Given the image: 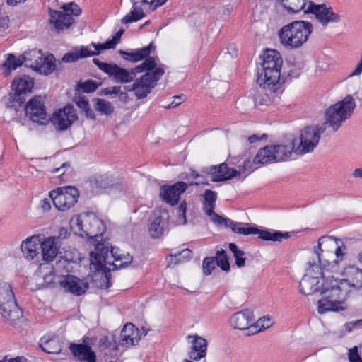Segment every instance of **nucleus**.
Listing matches in <instances>:
<instances>
[{
    "label": "nucleus",
    "instance_id": "nucleus-44",
    "mask_svg": "<svg viewBox=\"0 0 362 362\" xmlns=\"http://www.w3.org/2000/svg\"><path fill=\"white\" fill-rule=\"evenodd\" d=\"M216 262L214 257H206L203 261L202 268L203 272L206 275L211 273L212 270L216 267Z\"/></svg>",
    "mask_w": 362,
    "mask_h": 362
},
{
    "label": "nucleus",
    "instance_id": "nucleus-1",
    "mask_svg": "<svg viewBox=\"0 0 362 362\" xmlns=\"http://www.w3.org/2000/svg\"><path fill=\"white\" fill-rule=\"evenodd\" d=\"M23 64L41 74L47 76L55 69V59L53 54L45 57L41 50L33 49L20 57L8 54L1 67L4 76H8L12 70L16 69Z\"/></svg>",
    "mask_w": 362,
    "mask_h": 362
},
{
    "label": "nucleus",
    "instance_id": "nucleus-49",
    "mask_svg": "<svg viewBox=\"0 0 362 362\" xmlns=\"http://www.w3.org/2000/svg\"><path fill=\"white\" fill-rule=\"evenodd\" d=\"M81 88L84 92L91 93L95 91L98 88V84L96 81L93 80H88L81 85Z\"/></svg>",
    "mask_w": 362,
    "mask_h": 362
},
{
    "label": "nucleus",
    "instance_id": "nucleus-64",
    "mask_svg": "<svg viewBox=\"0 0 362 362\" xmlns=\"http://www.w3.org/2000/svg\"><path fill=\"white\" fill-rule=\"evenodd\" d=\"M84 111L86 112V115L87 117L90 118V119L95 118V114H94L93 111L90 108L89 106L88 107V109L85 110Z\"/></svg>",
    "mask_w": 362,
    "mask_h": 362
},
{
    "label": "nucleus",
    "instance_id": "nucleus-38",
    "mask_svg": "<svg viewBox=\"0 0 362 362\" xmlns=\"http://www.w3.org/2000/svg\"><path fill=\"white\" fill-rule=\"evenodd\" d=\"M98 52H92L87 47L81 46L78 49H75L64 55L62 61L64 62H74L79 59L95 56Z\"/></svg>",
    "mask_w": 362,
    "mask_h": 362
},
{
    "label": "nucleus",
    "instance_id": "nucleus-48",
    "mask_svg": "<svg viewBox=\"0 0 362 362\" xmlns=\"http://www.w3.org/2000/svg\"><path fill=\"white\" fill-rule=\"evenodd\" d=\"M348 358L349 362H362V358L358 354L357 346H354L349 349Z\"/></svg>",
    "mask_w": 362,
    "mask_h": 362
},
{
    "label": "nucleus",
    "instance_id": "nucleus-11",
    "mask_svg": "<svg viewBox=\"0 0 362 362\" xmlns=\"http://www.w3.org/2000/svg\"><path fill=\"white\" fill-rule=\"evenodd\" d=\"M0 314L7 321H15L22 316L10 284L0 281Z\"/></svg>",
    "mask_w": 362,
    "mask_h": 362
},
{
    "label": "nucleus",
    "instance_id": "nucleus-18",
    "mask_svg": "<svg viewBox=\"0 0 362 362\" xmlns=\"http://www.w3.org/2000/svg\"><path fill=\"white\" fill-rule=\"evenodd\" d=\"M248 224L237 223L231 221L229 227L236 233L243 235L258 234L259 238L263 240H272L281 242L283 239L289 237L288 233L275 231L274 230H261L254 227H247Z\"/></svg>",
    "mask_w": 362,
    "mask_h": 362
},
{
    "label": "nucleus",
    "instance_id": "nucleus-9",
    "mask_svg": "<svg viewBox=\"0 0 362 362\" xmlns=\"http://www.w3.org/2000/svg\"><path fill=\"white\" fill-rule=\"evenodd\" d=\"M356 107L354 99L347 95L342 100L331 105L325 111V122L322 125L330 127L334 132L338 130L343 122L353 113Z\"/></svg>",
    "mask_w": 362,
    "mask_h": 362
},
{
    "label": "nucleus",
    "instance_id": "nucleus-63",
    "mask_svg": "<svg viewBox=\"0 0 362 362\" xmlns=\"http://www.w3.org/2000/svg\"><path fill=\"white\" fill-rule=\"evenodd\" d=\"M202 178V175H199L197 171L192 170L191 173L188 174L185 178L189 179V178Z\"/></svg>",
    "mask_w": 362,
    "mask_h": 362
},
{
    "label": "nucleus",
    "instance_id": "nucleus-45",
    "mask_svg": "<svg viewBox=\"0 0 362 362\" xmlns=\"http://www.w3.org/2000/svg\"><path fill=\"white\" fill-rule=\"evenodd\" d=\"M91 45H93L95 49V51L91 50L92 52H98V54H96L95 55H98L101 50L108 49H114V43L112 42H110V40H107L105 43L96 44V43L92 42Z\"/></svg>",
    "mask_w": 362,
    "mask_h": 362
},
{
    "label": "nucleus",
    "instance_id": "nucleus-33",
    "mask_svg": "<svg viewBox=\"0 0 362 362\" xmlns=\"http://www.w3.org/2000/svg\"><path fill=\"white\" fill-rule=\"evenodd\" d=\"M139 331L132 323H127L121 331L119 344L122 346H129L134 345L139 340Z\"/></svg>",
    "mask_w": 362,
    "mask_h": 362
},
{
    "label": "nucleus",
    "instance_id": "nucleus-52",
    "mask_svg": "<svg viewBox=\"0 0 362 362\" xmlns=\"http://www.w3.org/2000/svg\"><path fill=\"white\" fill-rule=\"evenodd\" d=\"M103 92L105 95H112V94L117 95V94L121 93L122 95L127 96V94L125 93L121 92L120 86L107 87L103 90Z\"/></svg>",
    "mask_w": 362,
    "mask_h": 362
},
{
    "label": "nucleus",
    "instance_id": "nucleus-14",
    "mask_svg": "<svg viewBox=\"0 0 362 362\" xmlns=\"http://www.w3.org/2000/svg\"><path fill=\"white\" fill-rule=\"evenodd\" d=\"M33 86V78L27 75L16 77L12 83L14 94L12 96L10 95L8 101L6 104V107L17 111L25 101L24 95L30 93Z\"/></svg>",
    "mask_w": 362,
    "mask_h": 362
},
{
    "label": "nucleus",
    "instance_id": "nucleus-28",
    "mask_svg": "<svg viewBox=\"0 0 362 362\" xmlns=\"http://www.w3.org/2000/svg\"><path fill=\"white\" fill-rule=\"evenodd\" d=\"M41 255L45 262H52L57 257L59 251V243L54 236H49L47 238L42 235Z\"/></svg>",
    "mask_w": 362,
    "mask_h": 362
},
{
    "label": "nucleus",
    "instance_id": "nucleus-51",
    "mask_svg": "<svg viewBox=\"0 0 362 362\" xmlns=\"http://www.w3.org/2000/svg\"><path fill=\"white\" fill-rule=\"evenodd\" d=\"M191 250H184L182 252H179L178 254L175 255L174 256L171 255V257H174L177 260L178 262H182V259H187L189 258L191 256Z\"/></svg>",
    "mask_w": 362,
    "mask_h": 362
},
{
    "label": "nucleus",
    "instance_id": "nucleus-26",
    "mask_svg": "<svg viewBox=\"0 0 362 362\" xmlns=\"http://www.w3.org/2000/svg\"><path fill=\"white\" fill-rule=\"evenodd\" d=\"M253 313L250 310H244L233 314L230 318V324L235 329H248L252 333L253 329L250 328L253 325Z\"/></svg>",
    "mask_w": 362,
    "mask_h": 362
},
{
    "label": "nucleus",
    "instance_id": "nucleus-8",
    "mask_svg": "<svg viewBox=\"0 0 362 362\" xmlns=\"http://www.w3.org/2000/svg\"><path fill=\"white\" fill-rule=\"evenodd\" d=\"M295 150L293 139L285 144L269 145L258 151L253 159V163L265 165L269 163L286 161L295 153Z\"/></svg>",
    "mask_w": 362,
    "mask_h": 362
},
{
    "label": "nucleus",
    "instance_id": "nucleus-10",
    "mask_svg": "<svg viewBox=\"0 0 362 362\" xmlns=\"http://www.w3.org/2000/svg\"><path fill=\"white\" fill-rule=\"evenodd\" d=\"M339 281L333 275L326 276V279L318 277L303 276L299 283V291L301 293L308 296L314 293H325L329 290L340 293Z\"/></svg>",
    "mask_w": 362,
    "mask_h": 362
},
{
    "label": "nucleus",
    "instance_id": "nucleus-7",
    "mask_svg": "<svg viewBox=\"0 0 362 362\" xmlns=\"http://www.w3.org/2000/svg\"><path fill=\"white\" fill-rule=\"evenodd\" d=\"M70 226L76 235L82 238H98L105 231L103 222L91 212L74 216L70 221Z\"/></svg>",
    "mask_w": 362,
    "mask_h": 362
},
{
    "label": "nucleus",
    "instance_id": "nucleus-15",
    "mask_svg": "<svg viewBox=\"0 0 362 362\" xmlns=\"http://www.w3.org/2000/svg\"><path fill=\"white\" fill-rule=\"evenodd\" d=\"M325 131V125L310 126L305 127L300 134V143L295 148V153L305 154L313 152L317 147L321 134Z\"/></svg>",
    "mask_w": 362,
    "mask_h": 362
},
{
    "label": "nucleus",
    "instance_id": "nucleus-2",
    "mask_svg": "<svg viewBox=\"0 0 362 362\" xmlns=\"http://www.w3.org/2000/svg\"><path fill=\"white\" fill-rule=\"evenodd\" d=\"M280 76L281 69L263 67L258 69L257 82L261 90L257 93L256 101L267 105L278 103L283 93Z\"/></svg>",
    "mask_w": 362,
    "mask_h": 362
},
{
    "label": "nucleus",
    "instance_id": "nucleus-62",
    "mask_svg": "<svg viewBox=\"0 0 362 362\" xmlns=\"http://www.w3.org/2000/svg\"><path fill=\"white\" fill-rule=\"evenodd\" d=\"M41 207L44 211H49L51 208L49 200L48 199H44L42 201Z\"/></svg>",
    "mask_w": 362,
    "mask_h": 362
},
{
    "label": "nucleus",
    "instance_id": "nucleus-34",
    "mask_svg": "<svg viewBox=\"0 0 362 362\" xmlns=\"http://www.w3.org/2000/svg\"><path fill=\"white\" fill-rule=\"evenodd\" d=\"M345 278L342 281L348 282L349 285L354 288H361L362 286V270L354 266H348L344 270Z\"/></svg>",
    "mask_w": 362,
    "mask_h": 362
},
{
    "label": "nucleus",
    "instance_id": "nucleus-12",
    "mask_svg": "<svg viewBox=\"0 0 362 362\" xmlns=\"http://www.w3.org/2000/svg\"><path fill=\"white\" fill-rule=\"evenodd\" d=\"M164 73L163 65L155 66L153 69L147 71L140 78L136 79L131 87L128 86L127 90L134 91L136 97L139 99L146 98Z\"/></svg>",
    "mask_w": 362,
    "mask_h": 362
},
{
    "label": "nucleus",
    "instance_id": "nucleus-17",
    "mask_svg": "<svg viewBox=\"0 0 362 362\" xmlns=\"http://www.w3.org/2000/svg\"><path fill=\"white\" fill-rule=\"evenodd\" d=\"M305 13L314 15L323 28H326L329 23H338L341 21V16L335 13L331 6L326 4H315L312 1H308Z\"/></svg>",
    "mask_w": 362,
    "mask_h": 362
},
{
    "label": "nucleus",
    "instance_id": "nucleus-30",
    "mask_svg": "<svg viewBox=\"0 0 362 362\" xmlns=\"http://www.w3.org/2000/svg\"><path fill=\"white\" fill-rule=\"evenodd\" d=\"M69 349L74 356L80 361L96 362L95 354L88 345L71 343Z\"/></svg>",
    "mask_w": 362,
    "mask_h": 362
},
{
    "label": "nucleus",
    "instance_id": "nucleus-47",
    "mask_svg": "<svg viewBox=\"0 0 362 362\" xmlns=\"http://www.w3.org/2000/svg\"><path fill=\"white\" fill-rule=\"evenodd\" d=\"M211 220L216 224L221 226L223 225L226 227H229L230 222L231 220L229 218H225L218 214L214 213L210 216Z\"/></svg>",
    "mask_w": 362,
    "mask_h": 362
},
{
    "label": "nucleus",
    "instance_id": "nucleus-56",
    "mask_svg": "<svg viewBox=\"0 0 362 362\" xmlns=\"http://www.w3.org/2000/svg\"><path fill=\"white\" fill-rule=\"evenodd\" d=\"M203 208H204V212L209 216H210L211 214L215 213L214 211L215 205H214V204L203 202Z\"/></svg>",
    "mask_w": 362,
    "mask_h": 362
},
{
    "label": "nucleus",
    "instance_id": "nucleus-25",
    "mask_svg": "<svg viewBox=\"0 0 362 362\" xmlns=\"http://www.w3.org/2000/svg\"><path fill=\"white\" fill-rule=\"evenodd\" d=\"M59 282L60 286L65 291L75 296L83 294L88 288V284L87 282L73 275L64 276Z\"/></svg>",
    "mask_w": 362,
    "mask_h": 362
},
{
    "label": "nucleus",
    "instance_id": "nucleus-57",
    "mask_svg": "<svg viewBox=\"0 0 362 362\" xmlns=\"http://www.w3.org/2000/svg\"><path fill=\"white\" fill-rule=\"evenodd\" d=\"M267 135L266 134H263L261 136H259L257 134H253V135L250 136L247 138V141H249L250 144H253V143H255L261 139H267Z\"/></svg>",
    "mask_w": 362,
    "mask_h": 362
},
{
    "label": "nucleus",
    "instance_id": "nucleus-19",
    "mask_svg": "<svg viewBox=\"0 0 362 362\" xmlns=\"http://www.w3.org/2000/svg\"><path fill=\"white\" fill-rule=\"evenodd\" d=\"M329 291L331 292L329 295L317 301L318 313L324 314L329 311L340 312L345 310L346 309V298L342 296L341 290L340 289V293H338L332 290Z\"/></svg>",
    "mask_w": 362,
    "mask_h": 362
},
{
    "label": "nucleus",
    "instance_id": "nucleus-60",
    "mask_svg": "<svg viewBox=\"0 0 362 362\" xmlns=\"http://www.w3.org/2000/svg\"><path fill=\"white\" fill-rule=\"evenodd\" d=\"M243 169L244 172L246 173L247 174H249L254 170V168H252V164L248 160L244 162Z\"/></svg>",
    "mask_w": 362,
    "mask_h": 362
},
{
    "label": "nucleus",
    "instance_id": "nucleus-43",
    "mask_svg": "<svg viewBox=\"0 0 362 362\" xmlns=\"http://www.w3.org/2000/svg\"><path fill=\"white\" fill-rule=\"evenodd\" d=\"M215 258V262L222 270L228 271L230 269V264L228 260L226 252L225 250L217 251Z\"/></svg>",
    "mask_w": 362,
    "mask_h": 362
},
{
    "label": "nucleus",
    "instance_id": "nucleus-13",
    "mask_svg": "<svg viewBox=\"0 0 362 362\" xmlns=\"http://www.w3.org/2000/svg\"><path fill=\"white\" fill-rule=\"evenodd\" d=\"M62 11L49 10V21L57 33L68 29L74 23L73 16H78L81 10L74 2L64 4Z\"/></svg>",
    "mask_w": 362,
    "mask_h": 362
},
{
    "label": "nucleus",
    "instance_id": "nucleus-31",
    "mask_svg": "<svg viewBox=\"0 0 362 362\" xmlns=\"http://www.w3.org/2000/svg\"><path fill=\"white\" fill-rule=\"evenodd\" d=\"M329 269L328 267L324 268L323 264L319 263L314 257L312 256L311 259L307 262L303 276L310 277H318L320 279H326V276L329 274L327 273H334Z\"/></svg>",
    "mask_w": 362,
    "mask_h": 362
},
{
    "label": "nucleus",
    "instance_id": "nucleus-16",
    "mask_svg": "<svg viewBox=\"0 0 362 362\" xmlns=\"http://www.w3.org/2000/svg\"><path fill=\"white\" fill-rule=\"evenodd\" d=\"M54 206L59 211H65L78 202L79 192L72 186L59 187L49 193Z\"/></svg>",
    "mask_w": 362,
    "mask_h": 362
},
{
    "label": "nucleus",
    "instance_id": "nucleus-50",
    "mask_svg": "<svg viewBox=\"0 0 362 362\" xmlns=\"http://www.w3.org/2000/svg\"><path fill=\"white\" fill-rule=\"evenodd\" d=\"M204 203L211 204L215 205L217 199L216 193L212 190L207 189L204 194Z\"/></svg>",
    "mask_w": 362,
    "mask_h": 362
},
{
    "label": "nucleus",
    "instance_id": "nucleus-6",
    "mask_svg": "<svg viewBox=\"0 0 362 362\" xmlns=\"http://www.w3.org/2000/svg\"><path fill=\"white\" fill-rule=\"evenodd\" d=\"M340 240L323 236L319 238L317 246L315 247L313 257L317 259L319 263L323 264L324 268L329 267L332 272H337L338 263L344 255V246L339 245Z\"/></svg>",
    "mask_w": 362,
    "mask_h": 362
},
{
    "label": "nucleus",
    "instance_id": "nucleus-46",
    "mask_svg": "<svg viewBox=\"0 0 362 362\" xmlns=\"http://www.w3.org/2000/svg\"><path fill=\"white\" fill-rule=\"evenodd\" d=\"M178 223L185 225L187 223L186 218V202L183 201L177 208Z\"/></svg>",
    "mask_w": 362,
    "mask_h": 362
},
{
    "label": "nucleus",
    "instance_id": "nucleus-40",
    "mask_svg": "<svg viewBox=\"0 0 362 362\" xmlns=\"http://www.w3.org/2000/svg\"><path fill=\"white\" fill-rule=\"evenodd\" d=\"M94 107L95 110L102 115H110L114 111V107L111 103L102 98H95L93 100Z\"/></svg>",
    "mask_w": 362,
    "mask_h": 362
},
{
    "label": "nucleus",
    "instance_id": "nucleus-24",
    "mask_svg": "<svg viewBox=\"0 0 362 362\" xmlns=\"http://www.w3.org/2000/svg\"><path fill=\"white\" fill-rule=\"evenodd\" d=\"M168 214L165 211H155L150 217L148 231L153 238L161 236L168 225Z\"/></svg>",
    "mask_w": 362,
    "mask_h": 362
},
{
    "label": "nucleus",
    "instance_id": "nucleus-20",
    "mask_svg": "<svg viewBox=\"0 0 362 362\" xmlns=\"http://www.w3.org/2000/svg\"><path fill=\"white\" fill-rule=\"evenodd\" d=\"M77 119L76 110L70 105L54 112L49 119L55 128L60 131L67 129Z\"/></svg>",
    "mask_w": 362,
    "mask_h": 362
},
{
    "label": "nucleus",
    "instance_id": "nucleus-42",
    "mask_svg": "<svg viewBox=\"0 0 362 362\" xmlns=\"http://www.w3.org/2000/svg\"><path fill=\"white\" fill-rule=\"evenodd\" d=\"M229 249L233 252L235 259V264L238 267H241L245 265V258L244 257L245 252L238 248L235 243L229 244Z\"/></svg>",
    "mask_w": 362,
    "mask_h": 362
},
{
    "label": "nucleus",
    "instance_id": "nucleus-39",
    "mask_svg": "<svg viewBox=\"0 0 362 362\" xmlns=\"http://www.w3.org/2000/svg\"><path fill=\"white\" fill-rule=\"evenodd\" d=\"M276 2L282 6L288 13L305 12L308 6L307 0H276Z\"/></svg>",
    "mask_w": 362,
    "mask_h": 362
},
{
    "label": "nucleus",
    "instance_id": "nucleus-53",
    "mask_svg": "<svg viewBox=\"0 0 362 362\" xmlns=\"http://www.w3.org/2000/svg\"><path fill=\"white\" fill-rule=\"evenodd\" d=\"M9 18L7 16L0 15V35H3V32L8 27Z\"/></svg>",
    "mask_w": 362,
    "mask_h": 362
},
{
    "label": "nucleus",
    "instance_id": "nucleus-54",
    "mask_svg": "<svg viewBox=\"0 0 362 362\" xmlns=\"http://www.w3.org/2000/svg\"><path fill=\"white\" fill-rule=\"evenodd\" d=\"M184 101L183 95L174 96L173 100L170 103L166 108H173L181 104Z\"/></svg>",
    "mask_w": 362,
    "mask_h": 362
},
{
    "label": "nucleus",
    "instance_id": "nucleus-55",
    "mask_svg": "<svg viewBox=\"0 0 362 362\" xmlns=\"http://www.w3.org/2000/svg\"><path fill=\"white\" fill-rule=\"evenodd\" d=\"M76 104L78 106V107L83 110L88 109V107L89 106L88 100L84 98H78L76 100Z\"/></svg>",
    "mask_w": 362,
    "mask_h": 362
},
{
    "label": "nucleus",
    "instance_id": "nucleus-23",
    "mask_svg": "<svg viewBox=\"0 0 362 362\" xmlns=\"http://www.w3.org/2000/svg\"><path fill=\"white\" fill-rule=\"evenodd\" d=\"M187 184L177 182L173 185H163L160 189V196L163 201L172 206L177 204L180 195L187 189Z\"/></svg>",
    "mask_w": 362,
    "mask_h": 362
},
{
    "label": "nucleus",
    "instance_id": "nucleus-61",
    "mask_svg": "<svg viewBox=\"0 0 362 362\" xmlns=\"http://www.w3.org/2000/svg\"><path fill=\"white\" fill-rule=\"evenodd\" d=\"M351 175L355 179L362 180V168H356L352 172Z\"/></svg>",
    "mask_w": 362,
    "mask_h": 362
},
{
    "label": "nucleus",
    "instance_id": "nucleus-22",
    "mask_svg": "<svg viewBox=\"0 0 362 362\" xmlns=\"http://www.w3.org/2000/svg\"><path fill=\"white\" fill-rule=\"evenodd\" d=\"M25 115L34 122L45 124L49 120L44 102L40 96L30 99L25 107Z\"/></svg>",
    "mask_w": 362,
    "mask_h": 362
},
{
    "label": "nucleus",
    "instance_id": "nucleus-21",
    "mask_svg": "<svg viewBox=\"0 0 362 362\" xmlns=\"http://www.w3.org/2000/svg\"><path fill=\"white\" fill-rule=\"evenodd\" d=\"M167 0H131L132 3V10L127 14L122 19V23L127 24L137 21L144 16L143 8L140 6H144L152 10H155L158 6L163 5Z\"/></svg>",
    "mask_w": 362,
    "mask_h": 362
},
{
    "label": "nucleus",
    "instance_id": "nucleus-3",
    "mask_svg": "<svg viewBox=\"0 0 362 362\" xmlns=\"http://www.w3.org/2000/svg\"><path fill=\"white\" fill-rule=\"evenodd\" d=\"M96 252H90V265L95 270L111 271L127 267L132 262L133 257L129 253H121L117 247H112L109 251L103 244L95 247Z\"/></svg>",
    "mask_w": 362,
    "mask_h": 362
},
{
    "label": "nucleus",
    "instance_id": "nucleus-27",
    "mask_svg": "<svg viewBox=\"0 0 362 362\" xmlns=\"http://www.w3.org/2000/svg\"><path fill=\"white\" fill-rule=\"evenodd\" d=\"M42 235H34L23 241L21 245V251L26 259H33L40 255Z\"/></svg>",
    "mask_w": 362,
    "mask_h": 362
},
{
    "label": "nucleus",
    "instance_id": "nucleus-29",
    "mask_svg": "<svg viewBox=\"0 0 362 362\" xmlns=\"http://www.w3.org/2000/svg\"><path fill=\"white\" fill-rule=\"evenodd\" d=\"M208 173L211 175L213 182L229 180L240 174V172H238L235 169L228 168L225 163L218 165L211 166Z\"/></svg>",
    "mask_w": 362,
    "mask_h": 362
},
{
    "label": "nucleus",
    "instance_id": "nucleus-58",
    "mask_svg": "<svg viewBox=\"0 0 362 362\" xmlns=\"http://www.w3.org/2000/svg\"><path fill=\"white\" fill-rule=\"evenodd\" d=\"M124 33V30H118L116 34L113 36V37L111 40H109L110 42H112L114 43V48L115 47L116 45L119 42L120 38L122 35Z\"/></svg>",
    "mask_w": 362,
    "mask_h": 362
},
{
    "label": "nucleus",
    "instance_id": "nucleus-41",
    "mask_svg": "<svg viewBox=\"0 0 362 362\" xmlns=\"http://www.w3.org/2000/svg\"><path fill=\"white\" fill-rule=\"evenodd\" d=\"M273 324V322L270 317L268 316H264L259 318L252 326H251L250 329H253L252 330V334H255L257 332H259L262 330L269 328Z\"/></svg>",
    "mask_w": 362,
    "mask_h": 362
},
{
    "label": "nucleus",
    "instance_id": "nucleus-36",
    "mask_svg": "<svg viewBox=\"0 0 362 362\" xmlns=\"http://www.w3.org/2000/svg\"><path fill=\"white\" fill-rule=\"evenodd\" d=\"M283 59L281 54L275 49H267L261 64V67L281 69Z\"/></svg>",
    "mask_w": 362,
    "mask_h": 362
},
{
    "label": "nucleus",
    "instance_id": "nucleus-37",
    "mask_svg": "<svg viewBox=\"0 0 362 362\" xmlns=\"http://www.w3.org/2000/svg\"><path fill=\"white\" fill-rule=\"evenodd\" d=\"M191 350L189 352V357L192 360L199 361L205 357L207 348V341L205 339L194 336Z\"/></svg>",
    "mask_w": 362,
    "mask_h": 362
},
{
    "label": "nucleus",
    "instance_id": "nucleus-4",
    "mask_svg": "<svg viewBox=\"0 0 362 362\" xmlns=\"http://www.w3.org/2000/svg\"><path fill=\"white\" fill-rule=\"evenodd\" d=\"M313 30V24L307 21H294L284 25L278 33L281 45L288 50L302 47Z\"/></svg>",
    "mask_w": 362,
    "mask_h": 362
},
{
    "label": "nucleus",
    "instance_id": "nucleus-32",
    "mask_svg": "<svg viewBox=\"0 0 362 362\" xmlns=\"http://www.w3.org/2000/svg\"><path fill=\"white\" fill-rule=\"evenodd\" d=\"M39 345L45 352L57 354L62 351L64 343L58 337L45 335L40 339Z\"/></svg>",
    "mask_w": 362,
    "mask_h": 362
},
{
    "label": "nucleus",
    "instance_id": "nucleus-5",
    "mask_svg": "<svg viewBox=\"0 0 362 362\" xmlns=\"http://www.w3.org/2000/svg\"><path fill=\"white\" fill-rule=\"evenodd\" d=\"M157 60H158V57L148 58L141 64L129 70L120 67L114 63L102 62L97 58H94L93 62L115 82L127 83L134 80L137 73L153 69L155 66H157Z\"/></svg>",
    "mask_w": 362,
    "mask_h": 362
},
{
    "label": "nucleus",
    "instance_id": "nucleus-59",
    "mask_svg": "<svg viewBox=\"0 0 362 362\" xmlns=\"http://www.w3.org/2000/svg\"><path fill=\"white\" fill-rule=\"evenodd\" d=\"M69 235L68 230L64 228H61L59 230V235L56 237L57 239V242L59 243V239H65Z\"/></svg>",
    "mask_w": 362,
    "mask_h": 362
},
{
    "label": "nucleus",
    "instance_id": "nucleus-35",
    "mask_svg": "<svg viewBox=\"0 0 362 362\" xmlns=\"http://www.w3.org/2000/svg\"><path fill=\"white\" fill-rule=\"evenodd\" d=\"M151 49H155V47L151 43L147 47L141 49H135L132 52L119 50V53L123 57V58L127 61L136 63L145 59V60L149 57Z\"/></svg>",
    "mask_w": 362,
    "mask_h": 362
}]
</instances>
